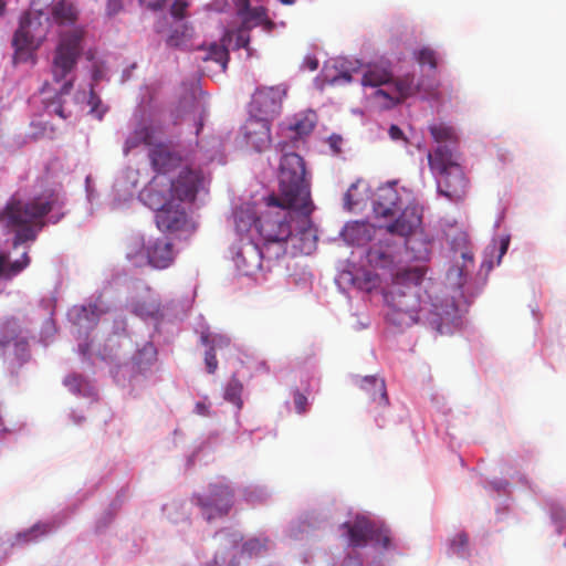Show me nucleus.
<instances>
[{
	"instance_id": "nucleus-7",
	"label": "nucleus",
	"mask_w": 566,
	"mask_h": 566,
	"mask_svg": "<svg viewBox=\"0 0 566 566\" xmlns=\"http://www.w3.org/2000/svg\"><path fill=\"white\" fill-rule=\"evenodd\" d=\"M422 217L416 207H407L401 214L391 223L386 226L390 234L405 238V244L418 260H426L430 254V242L417 238V230L420 228Z\"/></svg>"
},
{
	"instance_id": "nucleus-46",
	"label": "nucleus",
	"mask_w": 566,
	"mask_h": 566,
	"mask_svg": "<svg viewBox=\"0 0 566 566\" xmlns=\"http://www.w3.org/2000/svg\"><path fill=\"white\" fill-rule=\"evenodd\" d=\"M140 2L149 9L157 10L165 4L166 0H140Z\"/></svg>"
},
{
	"instance_id": "nucleus-8",
	"label": "nucleus",
	"mask_w": 566,
	"mask_h": 566,
	"mask_svg": "<svg viewBox=\"0 0 566 566\" xmlns=\"http://www.w3.org/2000/svg\"><path fill=\"white\" fill-rule=\"evenodd\" d=\"M46 31V27L41 22V17L25 14L12 39V46L14 48L13 63L29 61L45 39Z\"/></svg>"
},
{
	"instance_id": "nucleus-50",
	"label": "nucleus",
	"mask_w": 566,
	"mask_h": 566,
	"mask_svg": "<svg viewBox=\"0 0 566 566\" xmlns=\"http://www.w3.org/2000/svg\"><path fill=\"white\" fill-rule=\"evenodd\" d=\"M72 87H73V80L72 78L71 80H66L63 83V85H62V87H61V90L59 92V95L69 94L71 92Z\"/></svg>"
},
{
	"instance_id": "nucleus-48",
	"label": "nucleus",
	"mask_w": 566,
	"mask_h": 566,
	"mask_svg": "<svg viewBox=\"0 0 566 566\" xmlns=\"http://www.w3.org/2000/svg\"><path fill=\"white\" fill-rule=\"evenodd\" d=\"M356 188V185H352L350 188L347 190V192L345 193V197H344V200H345V205L348 209H352L354 206L357 205L356 201L353 200V197H352V190Z\"/></svg>"
},
{
	"instance_id": "nucleus-37",
	"label": "nucleus",
	"mask_w": 566,
	"mask_h": 566,
	"mask_svg": "<svg viewBox=\"0 0 566 566\" xmlns=\"http://www.w3.org/2000/svg\"><path fill=\"white\" fill-rule=\"evenodd\" d=\"M371 543H374L375 545H379L385 549L388 548L390 546L389 531L385 527H380L375 524Z\"/></svg>"
},
{
	"instance_id": "nucleus-61",
	"label": "nucleus",
	"mask_w": 566,
	"mask_h": 566,
	"mask_svg": "<svg viewBox=\"0 0 566 566\" xmlns=\"http://www.w3.org/2000/svg\"><path fill=\"white\" fill-rule=\"evenodd\" d=\"M293 1L294 0H283V2L286 3V4H291V3H293Z\"/></svg>"
},
{
	"instance_id": "nucleus-15",
	"label": "nucleus",
	"mask_w": 566,
	"mask_h": 566,
	"mask_svg": "<svg viewBox=\"0 0 566 566\" xmlns=\"http://www.w3.org/2000/svg\"><path fill=\"white\" fill-rule=\"evenodd\" d=\"M233 262L242 274L251 275L262 266V252L251 240L241 239L234 248Z\"/></svg>"
},
{
	"instance_id": "nucleus-6",
	"label": "nucleus",
	"mask_w": 566,
	"mask_h": 566,
	"mask_svg": "<svg viewBox=\"0 0 566 566\" xmlns=\"http://www.w3.org/2000/svg\"><path fill=\"white\" fill-rule=\"evenodd\" d=\"M290 209L280 208L277 211H266L258 218L250 210L237 212L234 216L235 228L238 232L243 233L254 226L265 243H285L292 235Z\"/></svg>"
},
{
	"instance_id": "nucleus-18",
	"label": "nucleus",
	"mask_w": 566,
	"mask_h": 566,
	"mask_svg": "<svg viewBox=\"0 0 566 566\" xmlns=\"http://www.w3.org/2000/svg\"><path fill=\"white\" fill-rule=\"evenodd\" d=\"M342 527L347 531L350 546L363 547L371 542L375 523L364 516H357L353 522L344 523Z\"/></svg>"
},
{
	"instance_id": "nucleus-39",
	"label": "nucleus",
	"mask_w": 566,
	"mask_h": 566,
	"mask_svg": "<svg viewBox=\"0 0 566 566\" xmlns=\"http://www.w3.org/2000/svg\"><path fill=\"white\" fill-rule=\"evenodd\" d=\"M205 364L207 367V371L209 374H213L218 368V360L216 356V352L213 349H209L205 354Z\"/></svg>"
},
{
	"instance_id": "nucleus-9",
	"label": "nucleus",
	"mask_w": 566,
	"mask_h": 566,
	"mask_svg": "<svg viewBox=\"0 0 566 566\" xmlns=\"http://www.w3.org/2000/svg\"><path fill=\"white\" fill-rule=\"evenodd\" d=\"M82 34L78 31L62 33L52 60V75L55 82L66 80L74 70L82 53Z\"/></svg>"
},
{
	"instance_id": "nucleus-28",
	"label": "nucleus",
	"mask_w": 566,
	"mask_h": 566,
	"mask_svg": "<svg viewBox=\"0 0 566 566\" xmlns=\"http://www.w3.org/2000/svg\"><path fill=\"white\" fill-rule=\"evenodd\" d=\"M316 124V114L308 112L294 118V122L290 124L289 129L294 132L300 138L307 136L312 133Z\"/></svg>"
},
{
	"instance_id": "nucleus-26",
	"label": "nucleus",
	"mask_w": 566,
	"mask_h": 566,
	"mask_svg": "<svg viewBox=\"0 0 566 566\" xmlns=\"http://www.w3.org/2000/svg\"><path fill=\"white\" fill-rule=\"evenodd\" d=\"M77 9L70 0L57 1L51 10L54 21L59 24H73L77 20Z\"/></svg>"
},
{
	"instance_id": "nucleus-10",
	"label": "nucleus",
	"mask_w": 566,
	"mask_h": 566,
	"mask_svg": "<svg viewBox=\"0 0 566 566\" xmlns=\"http://www.w3.org/2000/svg\"><path fill=\"white\" fill-rule=\"evenodd\" d=\"M241 25L237 30L227 31L223 38V42H227L229 45L234 42L233 49H245L248 51V55H251L250 44V31L252 28L258 25H263L265 30L272 31L274 28V22L268 17V10L260 7H250L247 12L240 17Z\"/></svg>"
},
{
	"instance_id": "nucleus-54",
	"label": "nucleus",
	"mask_w": 566,
	"mask_h": 566,
	"mask_svg": "<svg viewBox=\"0 0 566 566\" xmlns=\"http://www.w3.org/2000/svg\"><path fill=\"white\" fill-rule=\"evenodd\" d=\"M308 67H310V70H311V71H315V70L318 67V62H317V60H311V61L308 62Z\"/></svg>"
},
{
	"instance_id": "nucleus-52",
	"label": "nucleus",
	"mask_w": 566,
	"mask_h": 566,
	"mask_svg": "<svg viewBox=\"0 0 566 566\" xmlns=\"http://www.w3.org/2000/svg\"><path fill=\"white\" fill-rule=\"evenodd\" d=\"M507 248H509V239H504V240H502V242H501V249H500V256H502L503 254H505V253H506Z\"/></svg>"
},
{
	"instance_id": "nucleus-57",
	"label": "nucleus",
	"mask_w": 566,
	"mask_h": 566,
	"mask_svg": "<svg viewBox=\"0 0 566 566\" xmlns=\"http://www.w3.org/2000/svg\"><path fill=\"white\" fill-rule=\"evenodd\" d=\"M90 310H91L92 314H94V315H98L99 314V313H97L98 312L97 305H91Z\"/></svg>"
},
{
	"instance_id": "nucleus-58",
	"label": "nucleus",
	"mask_w": 566,
	"mask_h": 566,
	"mask_svg": "<svg viewBox=\"0 0 566 566\" xmlns=\"http://www.w3.org/2000/svg\"><path fill=\"white\" fill-rule=\"evenodd\" d=\"M6 8V2L3 0H0V15L3 14Z\"/></svg>"
},
{
	"instance_id": "nucleus-63",
	"label": "nucleus",
	"mask_w": 566,
	"mask_h": 566,
	"mask_svg": "<svg viewBox=\"0 0 566 566\" xmlns=\"http://www.w3.org/2000/svg\"><path fill=\"white\" fill-rule=\"evenodd\" d=\"M46 532H48V530L44 527V528L40 532V534H41V535H43V534H45Z\"/></svg>"
},
{
	"instance_id": "nucleus-11",
	"label": "nucleus",
	"mask_w": 566,
	"mask_h": 566,
	"mask_svg": "<svg viewBox=\"0 0 566 566\" xmlns=\"http://www.w3.org/2000/svg\"><path fill=\"white\" fill-rule=\"evenodd\" d=\"M233 490L223 482L210 484L208 494L195 496L196 504L201 509L207 521L228 515L233 505Z\"/></svg>"
},
{
	"instance_id": "nucleus-44",
	"label": "nucleus",
	"mask_w": 566,
	"mask_h": 566,
	"mask_svg": "<svg viewBox=\"0 0 566 566\" xmlns=\"http://www.w3.org/2000/svg\"><path fill=\"white\" fill-rule=\"evenodd\" d=\"M232 1L234 4V8H235L237 15L239 18L242 17L247 12V10H249V8L251 7L250 0H232Z\"/></svg>"
},
{
	"instance_id": "nucleus-35",
	"label": "nucleus",
	"mask_w": 566,
	"mask_h": 566,
	"mask_svg": "<svg viewBox=\"0 0 566 566\" xmlns=\"http://www.w3.org/2000/svg\"><path fill=\"white\" fill-rule=\"evenodd\" d=\"M156 358V349L153 344L147 343L144 347L138 350L134 357L135 364L139 369H144L146 365L150 364Z\"/></svg>"
},
{
	"instance_id": "nucleus-27",
	"label": "nucleus",
	"mask_w": 566,
	"mask_h": 566,
	"mask_svg": "<svg viewBox=\"0 0 566 566\" xmlns=\"http://www.w3.org/2000/svg\"><path fill=\"white\" fill-rule=\"evenodd\" d=\"M429 132L434 142L439 144L438 146H444L448 149H451L449 145L458 143V136L454 128L446 124L431 125L429 127Z\"/></svg>"
},
{
	"instance_id": "nucleus-13",
	"label": "nucleus",
	"mask_w": 566,
	"mask_h": 566,
	"mask_svg": "<svg viewBox=\"0 0 566 566\" xmlns=\"http://www.w3.org/2000/svg\"><path fill=\"white\" fill-rule=\"evenodd\" d=\"M203 185V176L200 170L184 168L170 184L168 201L192 203Z\"/></svg>"
},
{
	"instance_id": "nucleus-25",
	"label": "nucleus",
	"mask_w": 566,
	"mask_h": 566,
	"mask_svg": "<svg viewBox=\"0 0 566 566\" xmlns=\"http://www.w3.org/2000/svg\"><path fill=\"white\" fill-rule=\"evenodd\" d=\"M392 80V72L389 67L373 64L369 65L366 72L363 75L361 84L364 86L377 87L381 85H386L385 90H389L390 83Z\"/></svg>"
},
{
	"instance_id": "nucleus-34",
	"label": "nucleus",
	"mask_w": 566,
	"mask_h": 566,
	"mask_svg": "<svg viewBox=\"0 0 566 566\" xmlns=\"http://www.w3.org/2000/svg\"><path fill=\"white\" fill-rule=\"evenodd\" d=\"M64 385L73 394H82L88 387V381L78 374L67 375L64 379Z\"/></svg>"
},
{
	"instance_id": "nucleus-24",
	"label": "nucleus",
	"mask_w": 566,
	"mask_h": 566,
	"mask_svg": "<svg viewBox=\"0 0 566 566\" xmlns=\"http://www.w3.org/2000/svg\"><path fill=\"white\" fill-rule=\"evenodd\" d=\"M31 260L28 252H24L19 260L10 261L9 253L0 252V279L12 280L30 264Z\"/></svg>"
},
{
	"instance_id": "nucleus-38",
	"label": "nucleus",
	"mask_w": 566,
	"mask_h": 566,
	"mask_svg": "<svg viewBox=\"0 0 566 566\" xmlns=\"http://www.w3.org/2000/svg\"><path fill=\"white\" fill-rule=\"evenodd\" d=\"M468 542V535L465 533H459L451 539V548L459 556H464L467 554Z\"/></svg>"
},
{
	"instance_id": "nucleus-22",
	"label": "nucleus",
	"mask_w": 566,
	"mask_h": 566,
	"mask_svg": "<svg viewBox=\"0 0 566 566\" xmlns=\"http://www.w3.org/2000/svg\"><path fill=\"white\" fill-rule=\"evenodd\" d=\"M358 386L371 400L378 401L380 407L388 406L389 399L384 379L377 378L376 376H366L359 379Z\"/></svg>"
},
{
	"instance_id": "nucleus-19",
	"label": "nucleus",
	"mask_w": 566,
	"mask_h": 566,
	"mask_svg": "<svg viewBox=\"0 0 566 566\" xmlns=\"http://www.w3.org/2000/svg\"><path fill=\"white\" fill-rule=\"evenodd\" d=\"M399 209V195L394 187H381L377 190L373 203L376 217H391Z\"/></svg>"
},
{
	"instance_id": "nucleus-16",
	"label": "nucleus",
	"mask_w": 566,
	"mask_h": 566,
	"mask_svg": "<svg viewBox=\"0 0 566 566\" xmlns=\"http://www.w3.org/2000/svg\"><path fill=\"white\" fill-rule=\"evenodd\" d=\"M175 260L174 245L166 238H158L147 244V265L167 269Z\"/></svg>"
},
{
	"instance_id": "nucleus-29",
	"label": "nucleus",
	"mask_w": 566,
	"mask_h": 566,
	"mask_svg": "<svg viewBox=\"0 0 566 566\" xmlns=\"http://www.w3.org/2000/svg\"><path fill=\"white\" fill-rule=\"evenodd\" d=\"M242 391V382L235 376H232L226 386L224 399L240 409L243 405L241 399Z\"/></svg>"
},
{
	"instance_id": "nucleus-56",
	"label": "nucleus",
	"mask_w": 566,
	"mask_h": 566,
	"mask_svg": "<svg viewBox=\"0 0 566 566\" xmlns=\"http://www.w3.org/2000/svg\"><path fill=\"white\" fill-rule=\"evenodd\" d=\"M40 531V526L35 525L32 530H30L28 533H25L23 536H31L33 533H36Z\"/></svg>"
},
{
	"instance_id": "nucleus-55",
	"label": "nucleus",
	"mask_w": 566,
	"mask_h": 566,
	"mask_svg": "<svg viewBox=\"0 0 566 566\" xmlns=\"http://www.w3.org/2000/svg\"><path fill=\"white\" fill-rule=\"evenodd\" d=\"M256 545H259L258 541H250L245 544L247 549H253Z\"/></svg>"
},
{
	"instance_id": "nucleus-30",
	"label": "nucleus",
	"mask_w": 566,
	"mask_h": 566,
	"mask_svg": "<svg viewBox=\"0 0 566 566\" xmlns=\"http://www.w3.org/2000/svg\"><path fill=\"white\" fill-rule=\"evenodd\" d=\"M367 258L369 263L377 268H387L394 262V258L390 253L377 247L369 249Z\"/></svg>"
},
{
	"instance_id": "nucleus-49",
	"label": "nucleus",
	"mask_w": 566,
	"mask_h": 566,
	"mask_svg": "<svg viewBox=\"0 0 566 566\" xmlns=\"http://www.w3.org/2000/svg\"><path fill=\"white\" fill-rule=\"evenodd\" d=\"M195 410L200 416H208L209 415V407L203 402H197L195 406Z\"/></svg>"
},
{
	"instance_id": "nucleus-42",
	"label": "nucleus",
	"mask_w": 566,
	"mask_h": 566,
	"mask_svg": "<svg viewBox=\"0 0 566 566\" xmlns=\"http://www.w3.org/2000/svg\"><path fill=\"white\" fill-rule=\"evenodd\" d=\"M552 516L558 532H566V513L563 510H556L553 512Z\"/></svg>"
},
{
	"instance_id": "nucleus-20",
	"label": "nucleus",
	"mask_w": 566,
	"mask_h": 566,
	"mask_svg": "<svg viewBox=\"0 0 566 566\" xmlns=\"http://www.w3.org/2000/svg\"><path fill=\"white\" fill-rule=\"evenodd\" d=\"M151 167L159 174H166L178 166L180 158L163 144L156 145L149 151Z\"/></svg>"
},
{
	"instance_id": "nucleus-53",
	"label": "nucleus",
	"mask_w": 566,
	"mask_h": 566,
	"mask_svg": "<svg viewBox=\"0 0 566 566\" xmlns=\"http://www.w3.org/2000/svg\"><path fill=\"white\" fill-rule=\"evenodd\" d=\"M343 566H359V563H358V560H356L355 558L348 557V558L344 562Z\"/></svg>"
},
{
	"instance_id": "nucleus-33",
	"label": "nucleus",
	"mask_w": 566,
	"mask_h": 566,
	"mask_svg": "<svg viewBox=\"0 0 566 566\" xmlns=\"http://www.w3.org/2000/svg\"><path fill=\"white\" fill-rule=\"evenodd\" d=\"M201 342L209 347V349H221L230 345V338L221 334H202Z\"/></svg>"
},
{
	"instance_id": "nucleus-4",
	"label": "nucleus",
	"mask_w": 566,
	"mask_h": 566,
	"mask_svg": "<svg viewBox=\"0 0 566 566\" xmlns=\"http://www.w3.org/2000/svg\"><path fill=\"white\" fill-rule=\"evenodd\" d=\"M285 95L286 88L283 85L262 87L256 90L253 95L252 106L261 117H251L247 120L244 136L248 143L259 151L271 142L268 117L280 112Z\"/></svg>"
},
{
	"instance_id": "nucleus-5",
	"label": "nucleus",
	"mask_w": 566,
	"mask_h": 566,
	"mask_svg": "<svg viewBox=\"0 0 566 566\" xmlns=\"http://www.w3.org/2000/svg\"><path fill=\"white\" fill-rule=\"evenodd\" d=\"M430 169L438 177V190L453 201L461 200L468 188V179L460 164V155L444 146L428 153Z\"/></svg>"
},
{
	"instance_id": "nucleus-14",
	"label": "nucleus",
	"mask_w": 566,
	"mask_h": 566,
	"mask_svg": "<svg viewBox=\"0 0 566 566\" xmlns=\"http://www.w3.org/2000/svg\"><path fill=\"white\" fill-rule=\"evenodd\" d=\"M419 91V84L416 83L415 74L408 73L396 80H391L389 90H377L374 98H382V106L390 108L403 99L415 95Z\"/></svg>"
},
{
	"instance_id": "nucleus-23",
	"label": "nucleus",
	"mask_w": 566,
	"mask_h": 566,
	"mask_svg": "<svg viewBox=\"0 0 566 566\" xmlns=\"http://www.w3.org/2000/svg\"><path fill=\"white\" fill-rule=\"evenodd\" d=\"M127 260L136 268L147 265V245L139 235H132L125 241Z\"/></svg>"
},
{
	"instance_id": "nucleus-12",
	"label": "nucleus",
	"mask_w": 566,
	"mask_h": 566,
	"mask_svg": "<svg viewBox=\"0 0 566 566\" xmlns=\"http://www.w3.org/2000/svg\"><path fill=\"white\" fill-rule=\"evenodd\" d=\"M155 219L158 229L163 232L187 237L196 230V224L186 210L180 205L168 200L157 210Z\"/></svg>"
},
{
	"instance_id": "nucleus-40",
	"label": "nucleus",
	"mask_w": 566,
	"mask_h": 566,
	"mask_svg": "<svg viewBox=\"0 0 566 566\" xmlns=\"http://www.w3.org/2000/svg\"><path fill=\"white\" fill-rule=\"evenodd\" d=\"M187 7L188 3L186 0L175 1L170 9L171 15L176 19H182Z\"/></svg>"
},
{
	"instance_id": "nucleus-21",
	"label": "nucleus",
	"mask_w": 566,
	"mask_h": 566,
	"mask_svg": "<svg viewBox=\"0 0 566 566\" xmlns=\"http://www.w3.org/2000/svg\"><path fill=\"white\" fill-rule=\"evenodd\" d=\"M154 127L146 119L142 118L130 135L126 138L123 151L128 155L130 150L138 147L142 144L151 145L154 139Z\"/></svg>"
},
{
	"instance_id": "nucleus-47",
	"label": "nucleus",
	"mask_w": 566,
	"mask_h": 566,
	"mask_svg": "<svg viewBox=\"0 0 566 566\" xmlns=\"http://www.w3.org/2000/svg\"><path fill=\"white\" fill-rule=\"evenodd\" d=\"M389 136L394 140H399L403 138V132L397 125H391L389 127Z\"/></svg>"
},
{
	"instance_id": "nucleus-2",
	"label": "nucleus",
	"mask_w": 566,
	"mask_h": 566,
	"mask_svg": "<svg viewBox=\"0 0 566 566\" xmlns=\"http://www.w3.org/2000/svg\"><path fill=\"white\" fill-rule=\"evenodd\" d=\"M279 195L265 198L266 205L274 208H294L304 214L311 212V185L303 157L296 153H285L280 159Z\"/></svg>"
},
{
	"instance_id": "nucleus-17",
	"label": "nucleus",
	"mask_w": 566,
	"mask_h": 566,
	"mask_svg": "<svg viewBox=\"0 0 566 566\" xmlns=\"http://www.w3.org/2000/svg\"><path fill=\"white\" fill-rule=\"evenodd\" d=\"M130 311L142 318H157L161 313L160 300L158 295L147 286L143 294L132 300Z\"/></svg>"
},
{
	"instance_id": "nucleus-64",
	"label": "nucleus",
	"mask_w": 566,
	"mask_h": 566,
	"mask_svg": "<svg viewBox=\"0 0 566 566\" xmlns=\"http://www.w3.org/2000/svg\"><path fill=\"white\" fill-rule=\"evenodd\" d=\"M336 142H340V137H335L334 138Z\"/></svg>"
},
{
	"instance_id": "nucleus-45",
	"label": "nucleus",
	"mask_w": 566,
	"mask_h": 566,
	"mask_svg": "<svg viewBox=\"0 0 566 566\" xmlns=\"http://www.w3.org/2000/svg\"><path fill=\"white\" fill-rule=\"evenodd\" d=\"M123 8L122 0H108L106 11L108 15L118 13Z\"/></svg>"
},
{
	"instance_id": "nucleus-3",
	"label": "nucleus",
	"mask_w": 566,
	"mask_h": 566,
	"mask_svg": "<svg viewBox=\"0 0 566 566\" xmlns=\"http://www.w3.org/2000/svg\"><path fill=\"white\" fill-rule=\"evenodd\" d=\"M53 195L35 197L23 201L12 197L0 210V224L15 231L13 248L34 241L45 226L44 218L53 209Z\"/></svg>"
},
{
	"instance_id": "nucleus-32",
	"label": "nucleus",
	"mask_w": 566,
	"mask_h": 566,
	"mask_svg": "<svg viewBox=\"0 0 566 566\" xmlns=\"http://www.w3.org/2000/svg\"><path fill=\"white\" fill-rule=\"evenodd\" d=\"M205 60H212L219 63L223 71L227 69V64L229 62V51L226 45L212 44L209 48L208 55Z\"/></svg>"
},
{
	"instance_id": "nucleus-59",
	"label": "nucleus",
	"mask_w": 566,
	"mask_h": 566,
	"mask_svg": "<svg viewBox=\"0 0 566 566\" xmlns=\"http://www.w3.org/2000/svg\"><path fill=\"white\" fill-rule=\"evenodd\" d=\"M203 126V123H202V118H200L199 123H198V126H197V134H199L200 129L202 128Z\"/></svg>"
},
{
	"instance_id": "nucleus-51",
	"label": "nucleus",
	"mask_w": 566,
	"mask_h": 566,
	"mask_svg": "<svg viewBox=\"0 0 566 566\" xmlns=\"http://www.w3.org/2000/svg\"><path fill=\"white\" fill-rule=\"evenodd\" d=\"M339 80H343L344 82H350L352 81V75L348 72H343L338 76H335L333 78V82H337Z\"/></svg>"
},
{
	"instance_id": "nucleus-1",
	"label": "nucleus",
	"mask_w": 566,
	"mask_h": 566,
	"mask_svg": "<svg viewBox=\"0 0 566 566\" xmlns=\"http://www.w3.org/2000/svg\"><path fill=\"white\" fill-rule=\"evenodd\" d=\"M424 275L426 271L420 266L396 272L385 294L390 308L386 316L391 324L399 327L411 326L418 323L421 313H430L436 307L431 303Z\"/></svg>"
},
{
	"instance_id": "nucleus-41",
	"label": "nucleus",
	"mask_w": 566,
	"mask_h": 566,
	"mask_svg": "<svg viewBox=\"0 0 566 566\" xmlns=\"http://www.w3.org/2000/svg\"><path fill=\"white\" fill-rule=\"evenodd\" d=\"M294 405L297 413H304L307 407L306 396L296 390L294 392Z\"/></svg>"
},
{
	"instance_id": "nucleus-60",
	"label": "nucleus",
	"mask_w": 566,
	"mask_h": 566,
	"mask_svg": "<svg viewBox=\"0 0 566 566\" xmlns=\"http://www.w3.org/2000/svg\"><path fill=\"white\" fill-rule=\"evenodd\" d=\"M331 139L333 140V143H332V147H334V148H335V147H336L335 145H337V142L334 139V137H332Z\"/></svg>"
},
{
	"instance_id": "nucleus-31",
	"label": "nucleus",
	"mask_w": 566,
	"mask_h": 566,
	"mask_svg": "<svg viewBox=\"0 0 566 566\" xmlns=\"http://www.w3.org/2000/svg\"><path fill=\"white\" fill-rule=\"evenodd\" d=\"M179 30L176 28L167 39V43L170 46H181L192 36L193 29L188 24L180 25Z\"/></svg>"
},
{
	"instance_id": "nucleus-43",
	"label": "nucleus",
	"mask_w": 566,
	"mask_h": 566,
	"mask_svg": "<svg viewBox=\"0 0 566 566\" xmlns=\"http://www.w3.org/2000/svg\"><path fill=\"white\" fill-rule=\"evenodd\" d=\"M48 112L53 113L61 118H67L69 115L65 113L60 99L59 101H52L50 104L46 105Z\"/></svg>"
},
{
	"instance_id": "nucleus-36",
	"label": "nucleus",
	"mask_w": 566,
	"mask_h": 566,
	"mask_svg": "<svg viewBox=\"0 0 566 566\" xmlns=\"http://www.w3.org/2000/svg\"><path fill=\"white\" fill-rule=\"evenodd\" d=\"M416 59L421 65H429L432 70L437 67V54L430 48H422L419 50Z\"/></svg>"
},
{
	"instance_id": "nucleus-62",
	"label": "nucleus",
	"mask_w": 566,
	"mask_h": 566,
	"mask_svg": "<svg viewBox=\"0 0 566 566\" xmlns=\"http://www.w3.org/2000/svg\"><path fill=\"white\" fill-rule=\"evenodd\" d=\"M94 99H95V96H94V94L92 93L90 103H91V104H93V103H94Z\"/></svg>"
}]
</instances>
